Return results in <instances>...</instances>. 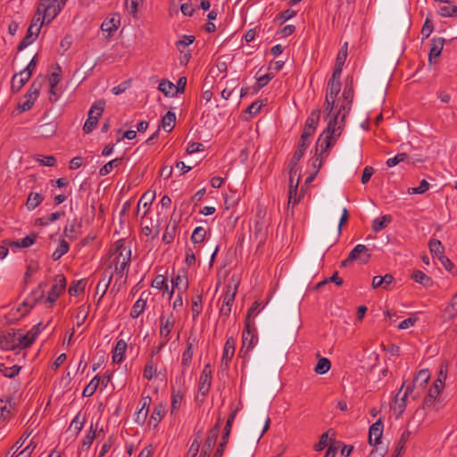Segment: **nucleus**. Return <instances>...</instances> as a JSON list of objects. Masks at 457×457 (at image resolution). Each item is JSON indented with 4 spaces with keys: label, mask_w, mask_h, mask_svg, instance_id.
Returning <instances> with one entry per match:
<instances>
[{
    "label": "nucleus",
    "mask_w": 457,
    "mask_h": 457,
    "mask_svg": "<svg viewBox=\"0 0 457 457\" xmlns=\"http://www.w3.org/2000/svg\"><path fill=\"white\" fill-rule=\"evenodd\" d=\"M341 89V82L329 79L325 99V112L329 119L333 116L339 119L343 111H345L346 104H340L341 98L337 100V95Z\"/></svg>",
    "instance_id": "f257e3e1"
},
{
    "label": "nucleus",
    "mask_w": 457,
    "mask_h": 457,
    "mask_svg": "<svg viewBox=\"0 0 457 457\" xmlns=\"http://www.w3.org/2000/svg\"><path fill=\"white\" fill-rule=\"evenodd\" d=\"M345 125H342L336 117L329 119L327 128L317 140L316 143V154L320 151V154L325 153L341 135L342 129Z\"/></svg>",
    "instance_id": "f03ea898"
},
{
    "label": "nucleus",
    "mask_w": 457,
    "mask_h": 457,
    "mask_svg": "<svg viewBox=\"0 0 457 457\" xmlns=\"http://www.w3.org/2000/svg\"><path fill=\"white\" fill-rule=\"evenodd\" d=\"M66 0H41L37 15H43L42 23H50L60 12Z\"/></svg>",
    "instance_id": "7ed1b4c3"
},
{
    "label": "nucleus",
    "mask_w": 457,
    "mask_h": 457,
    "mask_svg": "<svg viewBox=\"0 0 457 457\" xmlns=\"http://www.w3.org/2000/svg\"><path fill=\"white\" fill-rule=\"evenodd\" d=\"M104 106L105 102L104 100H98L92 104L87 113V119L83 126L84 133L88 134L96 129L98 120L104 112Z\"/></svg>",
    "instance_id": "20e7f679"
},
{
    "label": "nucleus",
    "mask_w": 457,
    "mask_h": 457,
    "mask_svg": "<svg viewBox=\"0 0 457 457\" xmlns=\"http://www.w3.org/2000/svg\"><path fill=\"white\" fill-rule=\"evenodd\" d=\"M42 18L40 15L37 17H34L31 21V23L28 29L27 34L24 37V38L21 41V43L18 46V50L21 51L27 46H29L30 44H32L37 37L41 26L44 24L42 23Z\"/></svg>",
    "instance_id": "39448f33"
},
{
    "label": "nucleus",
    "mask_w": 457,
    "mask_h": 457,
    "mask_svg": "<svg viewBox=\"0 0 457 457\" xmlns=\"http://www.w3.org/2000/svg\"><path fill=\"white\" fill-rule=\"evenodd\" d=\"M175 317L172 313L168 316H160V337L162 345H166L170 339V333L175 326Z\"/></svg>",
    "instance_id": "423d86ee"
},
{
    "label": "nucleus",
    "mask_w": 457,
    "mask_h": 457,
    "mask_svg": "<svg viewBox=\"0 0 457 457\" xmlns=\"http://www.w3.org/2000/svg\"><path fill=\"white\" fill-rule=\"evenodd\" d=\"M242 342L243 348H245L246 351L252 350L258 342V337L255 331V328L253 326V323L252 324L251 320H249V318L245 319V328L242 334Z\"/></svg>",
    "instance_id": "0eeeda50"
},
{
    "label": "nucleus",
    "mask_w": 457,
    "mask_h": 457,
    "mask_svg": "<svg viewBox=\"0 0 457 457\" xmlns=\"http://www.w3.org/2000/svg\"><path fill=\"white\" fill-rule=\"evenodd\" d=\"M353 99V81H352V79L350 80L348 79L346 80V82H345V89H344V92H343V95H342V99H341V102H340V104H346L345 111L342 112V113H341V115L339 116V119H338V121H340V123L342 125H345V118L348 115L350 110H351Z\"/></svg>",
    "instance_id": "6e6552de"
},
{
    "label": "nucleus",
    "mask_w": 457,
    "mask_h": 457,
    "mask_svg": "<svg viewBox=\"0 0 457 457\" xmlns=\"http://www.w3.org/2000/svg\"><path fill=\"white\" fill-rule=\"evenodd\" d=\"M116 252H119L117 262L115 263V271L122 274L128 269L130 261V250H126L123 244L120 241L117 243Z\"/></svg>",
    "instance_id": "1a4fd4ad"
},
{
    "label": "nucleus",
    "mask_w": 457,
    "mask_h": 457,
    "mask_svg": "<svg viewBox=\"0 0 457 457\" xmlns=\"http://www.w3.org/2000/svg\"><path fill=\"white\" fill-rule=\"evenodd\" d=\"M66 287V278L64 275L59 274L54 278V283L48 293L47 302L51 304L54 303L60 295L64 292Z\"/></svg>",
    "instance_id": "9d476101"
},
{
    "label": "nucleus",
    "mask_w": 457,
    "mask_h": 457,
    "mask_svg": "<svg viewBox=\"0 0 457 457\" xmlns=\"http://www.w3.org/2000/svg\"><path fill=\"white\" fill-rule=\"evenodd\" d=\"M371 257V251L366 245L359 244L349 253L348 261H359L367 263Z\"/></svg>",
    "instance_id": "9b49d317"
},
{
    "label": "nucleus",
    "mask_w": 457,
    "mask_h": 457,
    "mask_svg": "<svg viewBox=\"0 0 457 457\" xmlns=\"http://www.w3.org/2000/svg\"><path fill=\"white\" fill-rule=\"evenodd\" d=\"M237 288L232 289L230 287L227 288V291L222 295V304L220 309V314L221 317H228L231 312V307L235 300Z\"/></svg>",
    "instance_id": "f8f14e48"
},
{
    "label": "nucleus",
    "mask_w": 457,
    "mask_h": 457,
    "mask_svg": "<svg viewBox=\"0 0 457 457\" xmlns=\"http://www.w3.org/2000/svg\"><path fill=\"white\" fill-rule=\"evenodd\" d=\"M0 347L4 350L16 349V331L13 328L0 331Z\"/></svg>",
    "instance_id": "ddd939ff"
},
{
    "label": "nucleus",
    "mask_w": 457,
    "mask_h": 457,
    "mask_svg": "<svg viewBox=\"0 0 457 457\" xmlns=\"http://www.w3.org/2000/svg\"><path fill=\"white\" fill-rule=\"evenodd\" d=\"M221 425V418L219 417L216 424L209 430L207 438L204 444L203 449L208 452H212L213 446L216 444Z\"/></svg>",
    "instance_id": "4468645a"
},
{
    "label": "nucleus",
    "mask_w": 457,
    "mask_h": 457,
    "mask_svg": "<svg viewBox=\"0 0 457 457\" xmlns=\"http://www.w3.org/2000/svg\"><path fill=\"white\" fill-rule=\"evenodd\" d=\"M383 422L381 419L378 420L373 423L369 429V443L370 445H378L380 443V439L383 434Z\"/></svg>",
    "instance_id": "2eb2a0df"
},
{
    "label": "nucleus",
    "mask_w": 457,
    "mask_h": 457,
    "mask_svg": "<svg viewBox=\"0 0 457 457\" xmlns=\"http://www.w3.org/2000/svg\"><path fill=\"white\" fill-rule=\"evenodd\" d=\"M120 24V16L113 14L112 17H108L103 21L101 29L103 32L108 33L107 37H111L118 29Z\"/></svg>",
    "instance_id": "dca6fc26"
},
{
    "label": "nucleus",
    "mask_w": 457,
    "mask_h": 457,
    "mask_svg": "<svg viewBox=\"0 0 457 457\" xmlns=\"http://www.w3.org/2000/svg\"><path fill=\"white\" fill-rule=\"evenodd\" d=\"M36 338V332H27L25 335L16 332V349L29 347Z\"/></svg>",
    "instance_id": "f3484780"
},
{
    "label": "nucleus",
    "mask_w": 457,
    "mask_h": 457,
    "mask_svg": "<svg viewBox=\"0 0 457 457\" xmlns=\"http://www.w3.org/2000/svg\"><path fill=\"white\" fill-rule=\"evenodd\" d=\"M30 79L29 71H20L15 74L12 79V90L18 92L25 85V83Z\"/></svg>",
    "instance_id": "a211bd4d"
},
{
    "label": "nucleus",
    "mask_w": 457,
    "mask_h": 457,
    "mask_svg": "<svg viewBox=\"0 0 457 457\" xmlns=\"http://www.w3.org/2000/svg\"><path fill=\"white\" fill-rule=\"evenodd\" d=\"M173 289H177L179 293H186L188 289V279L187 275L177 274L171 280Z\"/></svg>",
    "instance_id": "6ab92c4d"
},
{
    "label": "nucleus",
    "mask_w": 457,
    "mask_h": 457,
    "mask_svg": "<svg viewBox=\"0 0 457 457\" xmlns=\"http://www.w3.org/2000/svg\"><path fill=\"white\" fill-rule=\"evenodd\" d=\"M166 412L165 405L162 403H159L154 406L151 417L149 419V425H152L154 428H156L162 419L164 417Z\"/></svg>",
    "instance_id": "aec40b11"
},
{
    "label": "nucleus",
    "mask_w": 457,
    "mask_h": 457,
    "mask_svg": "<svg viewBox=\"0 0 457 457\" xmlns=\"http://www.w3.org/2000/svg\"><path fill=\"white\" fill-rule=\"evenodd\" d=\"M393 282L394 277L389 273L386 274L385 276H375L372 278V287H382L384 289H388Z\"/></svg>",
    "instance_id": "412c9836"
},
{
    "label": "nucleus",
    "mask_w": 457,
    "mask_h": 457,
    "mask_svg": "<svg viewBox=\"0 0 457 457\" xmlns=\"http://www.w3.org/2000/svg\"><path fill=\"white\" fill-rule=\"evenodd\" d=\"M445 39L443 37H436L432 40L431 48L428 55V60L431 62L433 58L438 57L444 48Z\"/></svg>",
    "instance_id": "4be33fe9"
},
{
    "label": "nucleus",
    "mask_w": 457,
    "mask_h": 457,
    "mask_svg": "<svg viewBox=\"0 0 457 457\" xmlns=\"http://www.w3.org/2000/svg\"><path fill=\"white\" fill-rule=\"evenodd\" d=\"M430 378V374L428 370H421L419 371L417 376L414 378L412 381L413 387H420L422 390L426 385L428 384Z\"/></svg>",
    "instance_id": "5701e85b"
},
{
    "label": "nucleus",
    "mask_w": 457,
    "mask_h": 457,
    "mask_svg": "<svg viewBox=\"0 0 457 457\" xmlns=\"http://www.w3.org/2000/svg\"><path fill=\"white\" fill-rule=\"evenodd\" d=\"M127 349V343L120 339L116 343L113 354H112V361L114 363H120L124 358V354Z\"/></svg>",
    "instance_id": "b1692460"
},
{
    "label": "nucleus",
    "mask_w": 457,
    "mask_h": 457,
    "mask_svg": "<svg viewBox=\"0 0 457 457\" xmlns=\"http://www.w3.org/2000/svg\"><path fill=\"white\" fill-rule=\"evenodd\" d=\"M112 280V276L104 275L97 283L96 286V295H99L98 303L102 300L104 295L107 292L109 285Z\"/></svg>",
    "instance_id": "393cba45"
},
{
    "label": "nucleus",
    "mask_w": 457,
    "mask_h": 457,
    "mask_svg": "<svg viewBox=\"0 0 457 457\" xmlns=\"http://www.w3.org/2000/svg\"><path fill=\"white\" fill-rule=\"evenodd\" d=\"M308 146H309V143H304V142L300 141L299 145L297 146V149L294 153V154L289 162L288 166H292L293 168L296 167L297 163L302 159V157Z\"/></svg>",
    "instance_id": "a878e982"
},
{
    "label": "nucleus",
    "mask_w": 457,
    "mask_h": 457,
    "mask_svg": "<svg viewBox=\"0 0 457 457\" xmlns=\"http://www.w3.org/2000/svg\"><path fill=\"white\" fill-rule=\"evenodd\" d=\"M410 437H411V432L409 430H404L402 433L401 437H400V439L397 443V445L395 449L393 457H400L403 454V453L404 452V449H405V445L408 442V440L410 439Z\"/></svg>",
    "instance_id": "bb28decb"
},
{
    "label": "nucleus",
    "mask_w": 457,
    "mask_h": 457,
    "mask_svg": "<svg viewBox=\"0 0 457 457\" xmlns=\"http://www.w3.org/2000/svg\"><path fill=\"white\" fill-rule=\"evenodd\" d=\"M392 221L391 215H383L375 219L372 222V229L374 232H379L382 229L386 228L388 224Z\"/></svg>",
    "instance_id": "cd10ccee"
},
{
    "label": "nucleus",
    "mask_w": 457,
    "mask_h": 457,
    "mask_svg": "<svg viewBox=\"0 0 457 457\" xmlns=\"http://www.w3.org/2000/svg\"><path fill=\"white\" fill-rule=\"evenodd\" d=\"M80 227V224L76 221V220H72L70 223H67L63 229V234L65 237H69L70 239H76L79 235V228Z\"/></svg>",
    "instance_id": "c85d7f7f"
},
{
    "label": "nucleus",
    "mask_w": 457,
    "mask_h": 457,
    "mask_svg": "<svg viewBox=\"0 0 457 457\" xmlns=\"http://www.w3.org/2000/svg\"><path fill=\"white\" fill-rule=\"evenodd\" d=\"M36 238H37V235L31 234V235L25 237L21 240L8 241L7 244L11 247L15 246L18 248H26V247L32 245L34 244Z\"/></svg>",
    "instance_id": "c756f323"
},
{
    "label": "nucleus",
    "mask_w": 457,
    "mask_h": 457,
    "mask_svg": "<svg viewBox=\"0 0 457 457\" xmlns=\"http://www.w3.org/2000/svg\"><path fill=\"white\" fill-rule=\"evenodd\" d=\"M405 386V383L402 385V387L400 388V391L396 395L395 398V405H394V411H398L399 414H402L405 409L406 406V399L408 397L407 394H404L400 396L401 391Z\"/></svg>",
    "instance_id": "7c9ffc66"
},
{
    "label": "nucleus",
    "mask_w": 457,
    "mask_h": 457,
    "mask_svg": "<svg viewBox=\"0 0 457 457\" xmlns=\"http://www.w3.org/2000/svg\"><path fill=\"white\" fill-rule=\"evenodd\" d=\"M44 200V196L39 193L31 192L26 201V207L29 211L34 210Z\"/></svg>",
    "instance_id": "2f4dec72"
},
{
    "label": "nucleus",
    "mask_w": 457,
    "mask_h": 457,
    "mask_svg": "<svg viewBox=\"0 0 457 457\" xmlns=\"http://www.w3.org/2000/svg\"><path fill=\"white\" fill-rule=\"evenodd\" d=\"M193 354V343L187 341V348L184 350L181 359V365L184 370H187L190 366Z\"/></svg>",
    "instance_id": "473e14b6"
},
{
    "label": "nucleus",
    "mask_w": 457,
    "mask_h": 457,
    "mask_svg": "<svg viewBox=\"0 0 457 457\" xmlns=\"http://www.w3.org/2000/svg\"><path fill=\"white\" fill-rule=\"evenodd\" d=\"M156 374L157 369L155 367V362L154 360H153V356H151L144 368L143 377L147 380H152Z\"/></svg>",
    "instance_id": "72a5a7b5"
},
{
    "label": "nucleus",
    "mask_w": 457,
    "mask_h": 457,
    "mask_svg": "<svg viewBox=\"0 0 457 457\" xmlns=\"http://www.w3.org/2000/svg\"><path fill=\"white\" fill-rule=\"evenodd\" d=\"M144 293L140 295L139 299L134 303L130 311V316L132 318L139 317L145 311L146 305V300L143 298Z\"/></svg>",
    "instance_id": "f704fd0d"
},
{
    "label": "nucleus",
    "mask_w": 457,
    "mask_h": 457,
    "mask_svg": "<svg viewBox=\"0 0 457 457\" xmlns=\"http://www.w3.org/2000/svg\"><path fill=\"white\" fill-rule=\"evenodd\" d=\"M37 89L36 88L35 91L29 92L25 96L26 100L24 102L19 104L18 108L20 109L21 112L28 111L33 106V104L37 99Z\"/></svg>",
    "instance_id": "c9c22d12"
},
{
    "label": "nucleus",
    "mask_w": 457,
    "mask_h": 457,
    "mask_svg": "<svg viewBox=\"0 0 457 457\" xmlns=\"http://www.w3.org/2000/svg\"><path fill=\"white\" fill-rule=\"evenodd\" d=\"M176 121V115L174 112L169 111L162 119V127L165 131H171L174 128Z\"/></svg>",
    "instance_id": "e433bc0d"
},
{
    "label": "nucleus",
    "mask_w": 457,
    "mask_h": 457,
    "mask_svg": "<svg viewBox=\"0 0 457 457\" xmlns=\"http://www.w3.org/2000/svg\"><path fill=\"white\" fill-rule=\"evenodd\" d=\"M86 418L79 412L70 424L69 429L73 430L78 435L83 428Z\"/></svg>",
    "instance_id": "4c0bfd02"
},
{
    "label": "nucleus",
    "mask_w": 457,
    "mask_h": 457,
    "mask_svg": "<svg viewBox=\"0 0 457 457\" xmlns=\"http://www.w3.org/2000/svg\"><path fill=\"white\" fill-rule=\"evenodd\" d=\"M69 243L66 240L62 239L55 251L52 253V259L54 261L61 259L69 251Z\"/></svg>",
    "instance_id": "58836bf2"
},
{
    "label": "nucleus",
    "mask_w": 457,
    "mask_h": 457,
    "mask_svg": "<svg viewBox=\"0 0 457 457\" xmlns=\"http://www.w3.org/2000/svg\"><path fill=\"white\" fill-rule=\"evenodd\" d=\"M121 158L113 159L105 163L99 170V175L104 177L112 171L114 168H117L121 163Z\"/></svg>",
    "instance_id": "ea45409f"
},
{
    "label": "nucleus",
    "mask_w": 457,
    "mask_h": 457,
    "mask_svg": "<svg viewBox=\"0 0 457 457\" xmlns=\"http://www.w3.org/2000/svg\"><path fill=\"white\" fill-rule=\"evenodd\" d=\"M411 278L425 287H429L432 284L431 278L421 270H415L411 275Z\"/></svg>",
    "instance_id": "a19ab883"
},
{
    "label": "nucleus",
    "mask_w": 457,
    "mask_h": 457,
    "mask_svg": "<svg viewBox=\"0 0 457 457\" xmlns=\"http://www.w3.org/2000/svg\"><path fill=\"white\" fill-rule=\"evenodd\" d=\"M11 409L12 405L9 403L0 400V424L10 419Z\"/></svg>",
    "instance_id": "79ce46f5"
},
{
    "label": "nucleus",
    "mask_w": 457,
    "mask_h": 457,
    "mask_svg": "<svg viewBox=\"0 0 457 457\" xmlns=\"http://www.w3.org/2000/svg\"><path fill=\"white\" fill-rule=\"evenodd\" d=\"M89 312V306L81 305L78 308L76 312V323L78 327H80L86 321Z\"/></svg>",
    "instance_id": "37998d69"
},
{
    "label": "nucleus",
    "mask_w": 457,
    "mask_h": 457,
    "mask_svg": "<svg viewBox=\"0 0 457 457\" xmlns=\"http://www.w3.org/2000/svg\"><path fill=\"white\" fill-rule=\"evenodd\" d=\"M331 364L328 358H320L318 363L314 369L317 374H325L330 370Z\"/></svg>",
    "instance_id": "c03bdc74"
},
{
    "label": "nucleus",
    "mask_w": 457,
    "mask_h": 457,
    "mask_svg": "<svg viewBox=\"0 0 457 457\" xmlns=\"http://www.w3.org/2000/svg\"><path fill=\"white\" fill-rule=\"evenodd\" d=\"M99 381L100 378L98 376L94 377L93 379L89 382V384L84 388L82 393L83 396L89 397L93 395L98 387Z\"/></svg>",
    "instance_id": "a18cd8bd"
},
{
    "label": "nucleus",
    "mask_w": 457,
    "mask_h": 457,
    "mask_svg": "<svg viewBox=\"0 0 457 457\" xmlns=\"http://www.w3.org/2000/svg\"><path fill=\"white\" fill-rule=\"evenodd\" d=\"M212 385V378L200 377L199 378V385H198V392L203 396H205Z\"/></svg>",
    "instance_id": "49530a36"
},
{
    "label": "nucleus",
    "mask_w": 457,
    "mask_h": 457,
    "mask_svg": "<svg viewBox=\"0 0 457 457\" xmlns=\"http://www.w3.org/2000/svg\"><path fill=\"white\" fill-rule=\"evenodd\" d=\"M96 437V428H94L93 424H91L88 432L84 436L82 440V446L86 449H88L93 444L95 438Z\"/></svg>",
    "instance_id": "de8ad7c7"
},
{
    "label": "nucleus",
    "mask_w": 457,
    "mask_h": 457,
    "mask_svg": "<svg viewBox=\"0 0 457 457\" xmlns=\"http://www.w3.org/2000/svg\"><path fill=\"white\" fill-rule=\"evenodd\" d=\"M205 236L206 230L203 227H196L191 235V241L193 244H199L204 240Z\"/></svg>",
    "instance_id": "09e8293b"
},
{
    "label": "nucleus",
    "mask_w": 457,
    "mask_h": 457,
    "mask_svg": "<svg viewBox=\"0 0 457 457\" xmlns=\"http://www.w3.org/2000/svg\"><path fill=\"white\" fill-rule=\"evenodd\" d=\"M438 395L439 389H437L436 387H430L427 396L424 399L423 407L431 406Z\"/></svg>",
    "instance_id": "8fccbe9b"
},
{
    "label": "nucleus",
    "mask_w": 457,
    "mask_h": 457,
    "mask_svg": "<svg viewBox=\"0 0 457 457\" xmlns=\"http://www.w3.org/2000/svg\"><path fill=\"white\" fill-rule=\"evenodd\" d=\"M174 87L175 86L173 83L165 79L162 80L158 86V89L162 91L166 96H174L176 95L175 93H172Z\"/></svg>",
    "instance_id": "3c124183"
},
{
    "label": "nucleus",
    "mask_w": 457,
    "mask_h": 457,
    "mask_svg": "<svg viewBox=\"0 0 457 457\" xmlns=\"http://www.w3.org/2000/svg\"><path fill=\"white\" fill-rule=\"evenodd\" d=\"M437 12L442 17H457V6L445 5L440 7Z\"/></svg>",
    "instance_id": "603ef678"
},
{
    "label": "nucleus",
    "mask_w": 457,
    "mask_h": 457,
    "mask_svg": "<svg viewBox=\"0 0 457 457\" xmlns=\"http://www.w3.org/2000/svg\"><path fill=\"white\" fill-rule=\"evenodd\" d=\"M320 111L319 109L313 110L311 112L310 116L307 118L306 122H305V126L306 127H310V128H313V129H316L317 125H318L319 120H320Z\"/></svg>",
    "instance_id": "864d4df0"
},
{
    "label": "nucleus",
    "mask_w": 457,
    "mask_h": 457,
    "mask_svg": "<svg viewBox=\"0 0 457 457\" xmlns=\"http://www.w3.org/2000/svg\"><path fill=\"white\" fill-rule=\"evenodd\" d=\"M86 282L85 280H78L73 282L69 287V294L71 295H77L81 294L85 290Z\"/></svg>",
    "instance_id": "5fc2aeb1"
},
{
    "label": "nucleus",
    "mask_w": 457,
    "mask_h": 457,
    "mask_svg": "<svg viewBox=\"0 0 457 457\" xmlns=\"http://www.w3.org/2000/svg\"><path fill=\"white\" fill-rule=\"evenodd\" d=\"M428 246L431 253L435 254L438 258L441 254H444V247L439 240L431 239L428 243Z\"/></svg>",
    "instance_id": "6e6d98bb"
},
{
    "label": "nucleus",
    "mask_w": 457,
    "mask_h": 457,
    "mask_svg": "<svg viewBox=\"0 0 457 457\" xmlns=\"http://www.w3.org/2000/svg\"><path fill=\"white\" fill-rule=\"evenodd\" d=\"M402 162H410L409 155L407 154L402 153V154H396L393 158H389L386 161V165L391 168V167L397 165L398 163H400Z\"/></svg>",
    "instance_id": "4d7b16f0"
},
{
    "label": "nucleus",
    "mask_w": 457,
    "mask_h": 457,
    "mask_svg": "<svg viewBox=\"0 0 457 457\" xmlns=\"http://www.w3.org/2000/svg\"><path fill=\"white\" fill-rule=\"evenodd\" d=\"M235 352L233 350L223 349V354L221 357V369L226 370L229 367V362L232 360Z\"/></svg>",
    "instance_id": "13d9d810"
},
{
    "label": "nucleus",
    "mask_w": 457,
    "mask_h": 457,
    "mask_svg": "<svg viewBox=\"0 0 457 457\" xmlns=\"http://www.w3.org/2000/svg\"><path fill=\"white\" fill-rule=\"evenodd\" d=\"M297 189L298 187H296V185L289 186L288 204L295 206L300 202L301 195H298Z\"/></svg>",
    "instance_id": "bf43d9fd"
},
{
    "label": "nucleus",
    "mask_w": 457,
    "mask_h": 457,
    "mask_svg": "<svg viewBox=\"0 0 457 457\" xmlns=\"http://www.w3.org/2000/svg\"><path fill=\"white\" fill-rule=\"evenodd\" d=\"M289 168V186L296 185L298 187L300 182V172L296 167L288 166Z\"/></svg>",
    "instance_id": "052dcab7"
},
{
    "label": "nucleus",
    "mask_w": 457,
    "mask_h": 457,
    "mask_svg": "<svg viewBox=\"0 0 457 457\" xmlns=\"http://www.w3.org/2000/svg\"><path fill=\"white\" fill-rule=\"evenodd\" d=\"M175 230H176V224L173 225H168L166 227L165 232L162 236V241L165 244H170L173 241L174 236H175Z\"/></svg>",
    "instance_id": "680f3d73"
},
{
    "label": "nucleus",
    "mask_w": 457,
    "mask_h": 457,
    "mask_svg": "<svg viewBox=\"0 0 457 457\" xmlns=\"http://www.w3.org/2000/svg\"><path fill=\"white\" fill-rule=\"evenodd\" d=\"M201 443H202L201 437L200 436L195 437L193 440V442L188 449L187 457H195L199 452Z\"/></svg>",
    "instance_id": "e2e57ef3"
},
{
    "label": "nucleus",
    "mask_w": 457,
    "mask_h": 457,
    "mask_svg": "<svg viewBox=\"0 0 457 457\" xmlns=\"http://www.w3.org/2000/svg\"><path fill=\"white\" fill-rule=\"evenodd\" d=\"M182 398H183V395L179 391L172 393V395H171V407H170L171 408V413H173V412H175L176 411L179 410V408L181 405Z\"/></svg>",
    "instance_id": "0e129e2a"
},
{
    "label": "nucleus",
    "mask_w": 457,
    "mask_h": 457,
    "mask_svg": "<svg viewBox=\"0 0 457 457\" xmlns=\"http://www.w3.org/2000/svg\"><path fill=\"white\" fill-rule=\"evenodd\" d=\"M193 319H196L202 312V295H196L192 300Z\"/></svg>",
    "instance_id": "69168bd1"
},
{
    "label": "nucleus",
    "mask_w": 457,
    "mask_h": 457,
    "mask_svg": "<svg viewBox=\"0 0 457 457\" xmlns=\"http://www.w3.org/2000/svg\"><path fill=\"white\" fill-rule=\"evenodd\" d=\"M144 0H126L125 6L127 11L132 16H136L137 12V7L139 4L143 3Z\"/></svg>",
    "instance_id": "338daca9"
},
{
    "label": "nucleus",
    "mask_w": 457,
    "mask_h": 457,
    "mask_svg": "<svg viewBox=\"0 0 457 457\" xmlns=\"http://www.w3.org/2000/svg\"><path fill=\"white\" fill-rule=\"evenodd\" d=\"M195 40L194 36L185 35L177 42V48L183 53V49L191 45Z\"/></svg>",
    "instance_id": "774afa93"
}]
</instances>
